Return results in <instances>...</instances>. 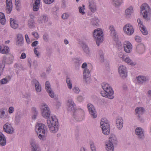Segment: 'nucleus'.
Returning a JSON list of instances; mask_svg holds the SVG:
<instances>
[{
    "instance_id": "55",
    "label": "nucleus",
    "mask_w": 151,
    "mask_h": 151,
    "mask_svg": "<svg viewBox=\"0 0 151 151\" xmlns=\"http://www.w3.org/2000/svg\"><path fill=\"white\" fill-rule=\"evenodd\" d=\"M8 82L7 79L6 78H3L0 81V83L1 84H6Z\"/></svg>"
},
{
    "instance_id": "48",
    "label": "nucleus",
    "mask_w": 151,
    "mask_h": 151,
    "mask_svg": "<svg viewBox=\"0 0 151 151\" xmlns=\"http://www.w3.org/2000/svg\"><path fill=\"white\" fill-rule=\"evenodd\" d=\"M37 133L38 136L40 139H43V138L44 137L45 135V134H46V133H43L42 132Z\"/></svg>"
},
{
    "instance_id": "60",
    "label": "nucleus",
    "mask_w": 151,
    "mask_h": 151,
    "mask_svg": "<svg viewBox=\"0 0 151 151\" xmlns=\"http://www.w3.org/2000/svg\"><path fill=\"white\" fill-rule=\"evenodd\" d=\"M69 17V15L66 13H64L62 15V18L63 19H66Z\"/></svg>"
},
{
    "instance_id": "4",
    "label": "nucleus",
    "mask_w": 151,
    "mask_h": 151,
    "mask_svg": "<svg viewBox=\"0 0 151 151\" xmlns=\"http://www.w3.org/2000/svg\"><path fill=\"white\" fill-rule=\"evenodd\" d=\"M100 124L103 133L106 135L109 134L110 128L109 121L106 119H102Z\"/></svg>"
},
{
    "instance_id": "62",
    "label": "nucleus",
    "mask_w": 151,
    "mask_h": 151,
    "mask_svg": "<svg viewBox=\"0 0 151 151\" xmlns=\"http://www.w3.org/2000/svg\"><path fill=\"white\" fill-rule=\"evenodd\" d=\"M36 49H37L36 48H35V49H34V51L35 54L36 55L37 57H38V56L40 55V53L39 52L37 51Z\"/></svg>"
},
{
    "instance_id": "3",
    "label": "nucleus",
    "mask_w": 151,
    "mask_h": 151,
    "mask_svg": "<svg viewBox=\"0 0 151 151\" xmlns=\"http://www.w3.org/2000/svg\"><path fill=\"white\" fill-rule=\"evenodd\" d=\"M103 33L101 29L98 28L94 30L93 33V38L96 40L98 46H99L100 43L103 41Z\"/></svg>"
},
{
    "instance_id": "13",
    "label": "nucleus",
    "mask_w": 151,
    "mask_h": 151,
    "mask_svg": "<svg viewBox=\"0 0 151 151\" xmlns=\"http://www.w3.org/2000/svg\"><path fill=\"white\" fill-rule=\"evenodd\" d=\"M135 134L137 138L140 139H143L145 138L144 131L140 127H137L135 129Z\"/></svg>"
},
{
    "instance_id": "25",
    "label": "nucleus",
    "mask_w": 151,
    "mask_h": 151,
    "mask_svg": "<svg viewBox=\"0 0 151 151\" xmlns=\"http://www.w3.org/2000/svg\"><path fill=\"white\" fill-rule=\"evenodd\" d=\"M6 12L8 14L10 13L12 8V5L11 0H6Z\"/></svg>"
},
{
    "instance_id": "30",
    "label": "nucleus",
    "mask_w": 151,
    "mask_h": 151,
    "mask_svg": "<svg viewBox=\"0 0 151 151\" xmlns=\"http://www.w3.org/2000/svg\"><path fill=\"white\" fill-rule=\"evenodd\" d=\"M137 52L139 53L142 54L144 52L145 50L144 45L141 44L137 45L136 47Z\"/></svg>"
},
{
    "instance_id": "49",
    "label": "nucleus",
    "mask_w": 151,
    "mask_h": 151,
    "mask_svg": "<svg viewBox=\"0 0 151 151\" xmlns=\"http://www.w3.org/2000/svg\"><path fill=\"white\" fill-rule=\"evenodd\" d=\"M84 5H83V7H79V12L80 13L82 14H85V12H84Z\"/></svg>"
},
{
    "instance_id": "37",
    "label": "nucleus",
    "mask_w": 151,
    "mask_h": 151,
    "mask_svg": "<svg viewBox=\"0 0 151 151\" xmlns=\"http://www.w3.org/2000/svg\"><path fill=\"white\" fill-rule=\"evenodd\" d=\"M9 47L6 46H4L3 48L0 46V52L3 54H6L9 52Z\"/></svg>"
},
{
    "instance_id": "26",
    "label": "nucleus",
    "mask_w": 151,
    "mask_h": 151,
    "mask_svg": "<svg viewBox=\"0 0 151 151\" xmlns=\"http://www.w3.org/2000/svg\"><path fill=\"white\" fill-rule=\"evenodd\" d=\"M145 111V109L143 107H138L135 110V113L136 115L139 116L143 114Z\"/></svg>"
},
{
    "instance_id": "46",
    "label": "nucleus",
    "mask_w": 151,
    "mask_h": 151,
    "mask_svg": "<svg viewBox=\"0 0 151 151\" xmlns=\"http://www.w3.org/2000/svg\"><path fill=\"white\" fill-rule=\"evenodd\" d=\"M73 61L78 66L80 65V64L82 63L81 59L79 60V59L77 58L74 59H73Z\"/></svg>"
},
{
    "instance_id": "47",
    "label": "nucleus",
    "mask_w": 151,
    "mask_h": 151,
    "mask_svg": "<svg viewBox=\"0 0 151 151\" xmlns=\"http://www.w3.org/2000/svg\"><path fill=\"white\" fill-rule=\"evenodd\" d=\"M90 145L91 150L92 151H96V148L94 146L93 142L92 141H90Z\"/></svg>"
},
{
    "instance_id": "31",
    "label": "nucleus",
    "mask_w": 151,
    "mask_h": 151,
    "mask_svg": "<svg viewBox=\"0 0 151 151\" xmlns=\"http://www.w3.org/2000/svg\"><path fill=\"white\" fill-rule=\"evenodd\" d=\"M28 26L29 28L31 29L35 27V23L33 19L30 18L29 19L28 22Z\"/></svg>"
},
{
    "instance_id": "9",
    "label": "nucleus",
    "mask_w": 151,
    "mask_h": 151,
    "mask_svg": "<svg viewBox=\"0 0 151 151\" xmlns=\"http://www.w3.org/2000/svg\"><path fill=\"white\" fill-rule=\"evenodd\" d=\"M36 131L37 132L46 133L47 128L44 124L42 123H38L36 126Z\"/></svg>"
},
{
    "instance_id": "32",
    "label": "nucleus",
    "mask_w": 151,
    "mask_h": 151,
    "mask_svg": "<svg viewBox=\"0 0 151 151\" xmlns=\"http://www.w3.org/2000/svg\"><path fill=\"white\" fill-rule=\"evenodd\" d=\"M58 124H56L55 125H49L48 127L49 128L50 131L54 133L57 132L58 129Z\"/></svg>"
},
{
    "instance_id": "51",
    "label": "nucleus",
    "mask_w": 151,
    "mask_h": 151,
    "mask_svg": "<svg viewBox=\"0 0 151 151\" xmlns=\"http://www.w3.org/2000/svg\"><path fill=\"white\" fill-rule=\"evenodd\" d=\"M118 56L121 58L122 59V61L124 60L125 57L124 55V54L122 52H120L118 54Z\"/></svg>"
},
{
    "instance_id": "23",
    "label": "nucleus",
    "mask_w": 151,
    "mask_h": 151,
    "mask_svg": "<svg viewBox=\"0 0 151 151\" xmlns=\"http://www.w3.org/2000/svg\"><path fill=\"white\" fill-rule=\"evenodd\" d=\"M116 125L119 129H122L123 126V120L121 117H118L116 119Z\"/></svg>"
},
{
    "instance_id": "28",
    "label": "nucleus",
    "mask_w": 151,
    "mask_h": 151,
    "mask_svg": "<svg viewBox=\"0 0 151 151\" xmlns=\"http://www.w3.org/2000/svg\"><path fill=\"white\" fill-rule=\"evenodd\" d=\"M117 139L115 136L113 135H112L109 137V140L107 142V143L111 144L113 145L114 144H116L117 143Z\"/></svg>"
},
{
    "instance_id": "45",
    "label": "nucleus",
    "mask_w": 151,
    "mask_h": 151,
    "mask_svg": "<svg viewBox=\"0 0 151 151\" xmlns=\"http://www.w3.org/2000/svg\"><path fill=\"white\" fill-rule=\"evenodd\" d=\"M6 117V115L5 114L4 111L2 110H0V118L4 119Z\"/></svg>"
},
{
    "instance_id": "7",
    "label": "nucleus",
    "mask_w": 151,
    "mask_h": 151,
    "mask_svg": "<svg viewBox=\"0 0 151 151\" xmlns=\"http://www.w3.org/2000/svg\"><path fill=\"white\" fill-rule=\"evenodd\" d=\"M87 107L89 114L91 117L95 119L97 116L96 110L94 106L91 104L87 105Z\"/></svg>"
},
{
    "instance_id": "41",
    "label": "nucleus",
    "mask_w": 151,
    "mask_h": 151,
    "mask_svg": "<svg viewBox=\"0 0 151 151\" xmlns=\"http://www.w3.org/2000/svg\"><path fill=\"white\" fill-rule=\"evenodd\" d=\"M32 111L33 115L32 116V118L33 119H35L36 118V117L38 114V112L36 109L35 107L32 108Z\"/></svg>"
},
{
    "instance_id": "15",
    "label": "nucleus",
    "mask_w": 151,
    "mask_h": 151,
    "mask_svg": "<svg viewBox=\"0 0 151 151\" xmlns=\"http://www.w3.org/2000/svg\"><path fill=\"white\" fill-rule=\"evenodd\" d=\"M47 124L48 126L49 125H54L56 124H58V121L57 119L55 118V116H51V118H49L47 119Z\"/></svg>"
},
{
    "instance_id": "20",
    "label": "nucleus",
    "mask_w": 151,
    "mask_h": 151,
    "mask_svg": "<svg viewBox=\"0 0 151 151\" xmlns=\"http://www.w3.org/2000/svg\"><path fill=\"white\" fill-rule=\"evenodd\" d=\"M88 8L91 12L94 13L97 10L96 4L94 1L91 0L89 1Z\"/></svg>"
},
{
    "instance_id": "53",
    "label": "nucleus",
    "mask_w": 151,
    "mask_h": 151,
    "mask_svg": "<svg viewBox=\"0 0 151 151\" xmlns=\"http://www.w3.org/2000/svg\"><path fill=\"white\" fill-rule=\"evenodd\" d=\"M84 97L82 96H79L77 97V100L79 102H81L83 101Z\"/></svg>"
},
{
    "instance_id": "56",
    "label": "nucleus",
    "mask_w": 151,
    "mask_h": 151,
    "mask_svg": "<svg viewBox=\"0 0 151 151\" xmlns=\"http://www.w3.org/2000/svg\"><path fill=\"white\" fill-rule=\"evenodd\" d=\"M54 0H44L45 3L47 4H50L54 1Z\"/></svg>"
},
{
    "instance_id": "63",
    "label": "nucleus",
    "mask_w": 151,
    "mask_h": 151,
    "mask_svg": "<svg viewBox=\"0 0 151 151\" xmlns=\"http://www.w3.org/2000/svg\"><path fill=\"white\" fill-rule=\"evenodd\" d=\"M23 116V113H21L20 112H18L17 114V117L22 118Z\"/></svg>"
},
{
    "instance_id": "54",
    "label": "nucleus",
    "mask_w": 151,
    "mask_h": 151,
    "mask_svg": "<svg viewBox=\"0 0 151 151\" xmlns=\"http://www.w3.org/2000/svg\"><path fill=\"white\" fill-rule=\"evenodd\" d=\"M73 91L76 93H78L80 91L78 87H75L73 89Z\"/></svg>"
},
{
    "instance_id": "33",
    "label": "nucleus",
    "mask_w": 151,
    "mask_h": 151,
    "mask_svg": "<svg viewBox=\"0 0 151 151\" xmlns=\"http://www.w3.org/2000/svg\"><path fill=\"white\" fill-rule=\"evenodd\" d=\"M17 45H22L23 43V37L22 34H19L17 36Z\"/></svg>"
},
{
    "instance_id": "22",
    "label": "nucleus",
    "mask_w": 151,
    "mask_h": 151,
    "mask_svg": "<svg viewBox=\"0 0 151 151\" xmlns=\"http://www.w3.org/2000/svg\"><path fill=\"white\" fill-rule=\"evenodd\" d=\"M32 83V85H35L36 91L38 92H40L41 91V87L38 81L35 79H34Z\"/></svg>"
},
{
    "instance_id": "57",
    "label": "nucleus",
    "mask_w": 151,
    "mask_h": 151,
    "mask_svg": "<svg viewBox=\"0 0 151 151\" xmlns=\"http://www.w3.org/2000/svg\"><path fill=\"white\" fill-rule=\"evenodd\" d=\"M32 34L36 39H38L39 37V35L37 32H32Z\"/></svg>"
},
{
    "instance_id": "50",
    "label": "nucleus",
    "mask_w": 151,
    "mask_h": 151,
    "mask_svg": "<svg viewBox=\"0 0 151 151\" xmlns=\"http://www.w3.org/2000/svg\"><path fill=\"white\" fill-rule=\"evenodd\" d=\"M15 4L16 6V9L18 10L19 8L20 1L19 0H15Z\"/></svg>"
},
{
    "instance_id": "44",
    "label": "nucleus",
    "mask_w": 151,
    "mask_h": 151,
    "mask_svg": "<svg viewBox=\"0 0 151 151\" xmlns=\"http://www.w3.org/2000/svg\"><path fill=\"white\" fill-rule=\"evenodd\" d=\"M113 3L116 6H120L123 2L124 0H112Z\"/></svg>"
},
{
    "instance_id": "38",
    "label": "nucleus",
    "mask_w": 151,
    "mask_h": 151,
    "mask_svg": "<svg viewBox=\"0 0 151 151\" xmlns=\"http://www.w3.org/2000/svg\"><path fill=\"white\" fill-rule=\"evenodd\" d=\"M47 21V18L45 16H43L40 17L38 20V22L40 24H42L45 23Z\"/></svg>"
},
{
    "instance_id": "59",
    "label": "nucleus",
    "mask_w": 151,
    "mask_h": 151,
    "mask_svg": "<svg viewBox=\"0 0 151 151\" xmlns=\"http://www.w3.org/2000/svg\"><path fill=\"white\" fill-rule=\"evenodd\" d=\"M135 40L136 41L140 42L141 41V37L139 36H136L135 37Z\"/></svg>"
},
{
    "instance_id": "27",
    "label": "nucleus",
    "mask_w": 151,
    "mask_h": 151,
    "mask_svg": "<svg viewBox=\"0 0 151 151\" xmlns=\"http://www.w3.org/2000/svg\"><path fill=\"white\" fill-rule=\"evenodd\" d=\"M10 26L12 28L16 29L18 28V21L13 18H10Z\"/></svg>"
},
{
    "instance_id": "6",
    "label": "nucleus",
    "mask_w": 151,
    "mask_h": 151,
    "mask_svg": "<svg viewBox=\"0 0 151 151\" xmlns=\"http://www.w3.org/2000/svg\"><path fill=\"white\" fill-rule=\"evenodd\" d=\"M30 144L31 151H41L40 145L35 139H31L30 141Z\"/></svg>"
},
{
    "instance_id": "14",
    "label": "nucleus",
    "mask_w": 151,
    "mask_h": 151,
    "mask_svg": "<svg viewBox=\"0 0 151 151\" xmlns=\"http://www.w3.org/2000/svg\"><path fill=\"white\" fill-rule=\"evenodd\" d=\"M4 131L8 134H12L13 133L14 129L12 125L8 123L3 126Z\"/></svg>"
},
{
    "instance_id": "5",
    "label": "nucleus",
    "mask_w": 151,
    "mask_h": 151,
    "mask_svg": "<svg viewBox=\"0 0 151 151\" xmlns=\"http://www.w3.org/2000/svg\"><path fill=\"white\" fill-rule=\"evenodd\" d=\"M41 113L43 117L48 119L50 115V111L48 106L46 104L42 103L41 107Z\"/></svg>"
},
{
    "instance_id": "19",
    "label": "nucleus",
    "mask_w": 151,
    "mask_h": 151,
    "mask_svg": "<svg viewBox=\"0 0 151 151\" xmlns=\"http://www.w3.org/2000/svg\"><path fill=\"white\" fill-rule=\"evenodd\" d=\"M45 89L47 91L48 93L49 96L52 98L54 97V93L52 92L50 88V85L48 81H46L45 84Z\"/></svg>"
},
{
    "instance_id": "24",
    "label": "nucleus",
    "mask_w": 151,
    "mask_h": 151,
    "mask_svg": "<svg viewBox=\"0 0 151 151\" xmlns=\"http://www.w3.org/2000/svg\"><path fill=\"white\" fill-rule=\"evenodd\" d=\"M14 57L12 55H10L8 56H4L3 57V61L7 64H10L13 62Z\"/></svg>"
},
{
    "instance_id": "43",
    "label": "nucleus",
    "mask_w": 151,
    "mask_h": 151,
    "mask_svg": "<svg viewBox=\"0 0 151 151\" xmlns=\"http://www.w3.org/2000/svg\"><path fill=\"white\" fill-rule=\"evenodd\" d=\"M106 150L107 151H114V147L113 145L107 143L106 145Z\"/></svg>"
},
{
    "instance_id": "40",
    "label": "nucleus",
    "mask_w": 151,
    "mask_h": 151,
    "mask_svg": "<svg viewBox=\"0 0 151 151\" xmlns=\"http://www.w3.org/2000/svg\"><path fill=\"white\" fill-rule=\"evenodd\" d=\"M6 22V19L4 14L0 12V23L2 24H4Z\"/></svg>"
},
{
    "instance_id": "39",
    "label": "nucleus",
    "mask_w": 151,
    "mask_h": 151,
    "mask_svg": "<svg viewBox=\"0 0 151 151\" xmlns=\"http://www.w3.org/2000/svg\"><path fill=\"white\" fill-rule=\"evenodd\" d=\"M133 12V8L132 6H130L126 10L125 14L127 16H129L132 14Z\"/></svg>"
},
{
    "instance_id": "8",
    "label": "nucleus",
    "mask_w": 151,
    "mask_h": 151,
    "mask_svg": "<svg viewBox=\"0 0 151 151\" xmlns=\"http://www.w3.org/2000/svg\"><path fill=\"white\" fill-rule=\"evenodd\" d=\"M123 30L125 33L128 35H131L134 32L132 26L130 24H126L123 27Z\"/></svg>"
},
{
    "instance_id": "34",
    "label": "nucleus",
    "mask_w": 151,
    "mask_h": 151,
    "mask_svg": "<svg viewBox=\"0 0 151 151\" xmlns=\"http://www.w3.org/2000/svg\"><path fill=\"white\" fill-rule=\"evenodd\" d=\"M99 20L96 17H94L91 19V23L92 25L94 27H98L99 26Z\"/></svg>"
},
{
    "instance_id": "64",
    "label": "nucleus",
    "mask_w": 151,
    "mask_h": 151,
    "mask_svg": "<svg viewBox=\"0 0 151 151\" xmlns=\"http://www.w3.org/2000/svg\"><path fill=\"white\" fill-rule=\"evenodd\" d=\"M138 119L140 122H143L144 121V119L140 115L137 116Z\"/></svg>"
},
{
    "instance_id": "61",
    "label": "nucleus",
    "mask_w": 151,
    "mask_h": 151,
    "mask_svg": "<svg viewBox=\"0 0 151 151\" xmlns=\"http://www.w3.org/2000/svg\"><path fill=\"white\" fill-rule=\"evenodd\" d=\"M25 98L28 99L30 100L31 98V94L29 93H26L25 95Z\"/></svg>"
},
{
    "instance_id": "11",
    "label": "nucleus",
    "mask_w": 151,
    "mask_h": 151,
    "mask_svg": "<svg viewBox=\"0 0 151 151\" xmlns=\"http://www.w3.org/2000/svg\"><path fill=\"white\" fill-rule=\"evenodd\" d=\"M118 71L120 76L122 78H126L127 76V70L126 67L124 65H121L119 67Z\"/></svg>"
},
{
    "instance_id": "35",
    "label": "nucleus",
    "mask_w": 151,
    "mask_h": 151,
    "mask_svg": "<svg viewBox=\"0 0 151 151\" xmlns=\"http://www.w3.org/2000/svg\"><path fill=\"white\" fill-rule=\"evenodd\" d=\"M123 61L127 63L129 65L134 66L136 64L135 62H133L131 59L128 57H125Z\"/></svg>"
},
{
    "instance_id": "12",
    "label": "nucleus",
    "mask_w": 151,
    "mask_h": 151,
    "mask_svg": "<svg viewBox=\"0 0 151 151\" xmlns=\"http://www.w3.org/2000/svg\"><path fill=\"white\" fill-rule=\"evenodd\" d=\"M76 105L73 101L71 99H69L67 102V110L70 112H73L76 110L75 106Z\"/></svg>"
},
{
    "instance_id": "18",
    "label": "nucleus",
    "mask_w": 151,
    "mask_h": 151,
    "mask_svg": "<svg viewBox=\"0 0 151 151\" xmlns=\"http://www.w3.org/2000/svg\"><path fill=\"white\" fill-rule=\"evenodd\" d=\"M109 28L111 31V35L113 37L114 40H117L118 38V36L117 35V32L115 30L114 27L112 25H111L109 27Z\"/></svg>"
},
{
    "instance_id": "58",
    "label": "nucleus",
    "mask_w": 151,
    "mask_h": 151,
    "mask_svg": "<svg viewBox=\"0 0 151 151\" xmlns=\"http://www.w3.org/2000/svg\"><path fill=\"white\" fill-rule=\"evenodd\" d=\"M39 6L34 5L33 6V9L34 11H37L39 10Z\"/></svg>"
},
{
    "instance_id": "42",
    "label": "nucleus",
    "mask_w": 151,
    "mask_h": 151,
    "mask_svg": "<svg viewBox=\"0 0 151 151\" xmlns=\"http://www.w3.org/2000/svg\"><path fill=\"white\" fill-rule=\"evenodd\" d=\"M99 59L101 62H103L104 60V54L102 50H99Z\"/></svg>"
},
{
    "instance_id": "2",
    "label": "nucleus",
    "mask_w": 151,
    "mask_h": 151,
    "mask_svg": "<svg viewBox=\"0 0 151 151\" xmlns=\"http://www.w3.org/2000/svg\"><path fill=\"white\" fill-rule=\"evenodd\" d=\"M141 13L143 18L146 21L150 20V16L151 15V9L149 6L146 3H144L141 6Z\"/></svg>"
},
{
    "instance_id": "10",
    "label": "nucleus",
    "mask_w": 151,
    "mask_h": 151,
    "mask_svg": "<svg viewBox=\"0 0 151 151\" xmlns=\"http://www.w3.org/2000/svg\"><path fill=\"white\" fill-rule=\"evenodd\" d=\"M83 79L87 83L91 82V75L89 70L87 68L84 69L83 73Z\"/></svg>"
},
{
    "instance_id": "1",
    "label": "nucleus",
    "mask_w": 151,
    "mask_h": 151,
    "mask_svg": "<svg viewBox=\"0 0 151 151\" xmlns=\"http://www.w3.org/2000/svg\"><path fill=\"white\" fill-rule=\"evenodd\" d=\"M102 88L104 91H101V93L103 96L107 97L110 99L114 98V91L109 84L106 83H103Z\"/></svg>"
},
{
    "instance_id": "21",
    "label": "nucleus",
    "mask_w": 151,
    "mask_h": 151,
    "mask_svg": "<svg viewBox=\"0 0 151 151\" xmlns=\"http://www.w3.org/2000/svg\"><path fill=\"white\" fill-rule=\"evenodd\" d=\"M125 51L128 53H130L132 49V46L131 44L128 42H124L123 45Z\"/></svg>"
},
{
    "instance_id": "16",
    "label": "nucleus",
    "mask_w": 151,
    "mask_h": 151,
    "mask_svg": "<svg viewBox=\"0 0 151 151\" xmlns=\"http://www.w3.org/2000/svg\"><path fill=\"white\" fill-rule=\"evenodd\" d=\"M137 21L140 27V30L142 33L144 35H147L148 32L146 29L145 27L143 25V22L141 21L140 19H138Z\"/></svg>"
},
{
    "instance_id": "17",
    "label": "nucleus",
    "mask_w": 151,
    "mask_h": 151,
    "mask_svg": "<svg viewBox=\"0 0 151 151\" xmlns=\"http://www.w3.org/2000/svg\"><path fill=\"white\" fill-rule=\"evenodd\" d=\"M137 78L138 83L141 84L148 82L149 80V77L144 76H139Z\"/></svg>"
},
{
    "instance_id": "52",
    "label": "nucleus",
    "mask_w": 151,
    "mask_h": 151,
    "mask_svg": "<svg viewBox=\"0 0 151 151\" xmlns=\"http://www.w3.org/2000/svg\"><path fill=\"white\" fill-rule=\"evenodd\" d=\"M43 39L45 41L47 42L48 41V35L47 34H45L43 36Z\"/></svg>"
},
{
    "instance_id": "36",
    "label": "nucleus",
    "mask_w": 151,
    "mask_h": 151,
    "mask_svg": "<svg viewBox=\"0 0 151 151\" xmlns=\"http://www.w3.org/2000/svg\"><path fill=\"white\" fill-rule=\"evenodd\" d=\"M82 47L84 52L88 55L91 53V51L88 46L85 44L83 43L82 45Z\"/></svg>"
},
{
    "instance_id": "29",
    "label": "nucleus",
    "mask_w": 151,
    "mask_h": 151,
    "mask_svg": "<svg viewBox=\"0 0 151 151\" xmlns=\"http://www.w3.org/2000/svg\"><path fill=\"white\" fill-rule=\"evenodd\" d=\"M6 141L4 135L1 132H0V145L4 146L6 144Z\"/></svg>"
}]
</instances>
